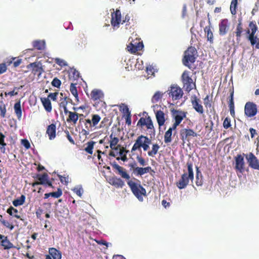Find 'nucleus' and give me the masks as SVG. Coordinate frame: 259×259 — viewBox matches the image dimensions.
Here are the masks:
<instances>
[{
    "label": "nucleus",
    "instance_id": "obj_10",
    "mask_svg": "<svg viewBox=\"0 0 259 259\" xmlns=\"http://www.w3.org/2000/svg\"><path fill=\"white\" fill-rule=\"evenodd\" d=\"M235 169L236 172L242 174L244 171L245 162L244 157L241 154H238L235 157Z\"/></svg>",
    "mask_w": 259,
    "mask_h": 259
},
{
    "label": "nucleus",
    "instance_id": "obj_27",
    "mask_svg": "<svg viewBox=\"0 0 259 259\" xmlns=\"http://www.w3.org/2000/svg\"><path fill=\"white\" fill-rule=\"evenodd\" d=\"M151 171H153L150 166H147L145 167H136L133 171V172L136 176H142L145 174Z\"/></svg>",
    "mask_w": 259,
    "mask_h": 259
},
{
    "label": "nucleus",
    "instance_id": "obj_38",
    "mask_svg": "<svg viewBox=\"0 0 259 259\" xmlns=\"http://www.w3.org/2000/svg\"><path fill=\"white\" fill-rule=\"evenodd\" d=\"M33 46L38 50H43L45 49V42L44 40H35L33 42Z\"/></svg>",
    "mask_w": 259,
    "mask_h": 259
},
{
    "label": "nucleus",
    "instance_id": "obj_21",
    "mask_svg": "<svg viewBox=\"0 0 259 259\" xmlns=\"http://www.w3.org/2000/svg\"><path fill=\"white\" fill-rule=\"evenodd\" d=\"M1 245L5 250H8L14 247L13 244L8 239L7 236L0 234Z\"/></svg>",
    "mask_w": 259,
    "mask_h": 259
},
{
    "label": "nucleus",
    "instance_id": "obj_63",
    "mask_svg": "<svg viewBox=\"0 0 259 259\" xmlns=\"http://www.w3.org/2000/svg\"><path fill=\"white\" fill-rule=\"evenodd\" d=\"M204 104L206 107H210L211 106V104L209 101V96L207 95L204 99Z\"/></svg>",
    "mask_w": 259,
    "mask_h": 259
},
{
    "label": "nucleus",
    "instance_id": "obj_39",
    "mask_svg": "<svg viewBox=\"0 0 259 259\" xmlns=\"http://www.w3.org/2000/svg\"><path fill=\"white\" fill-rule=\"evenodd\" d=\"M14 110L17 118L19 119L22 116V110L21 107L20 102H16L14 105Z\"/></svg>",
    "mask_w": 259,
    "mask_h": 259
},
{
    "label": "nucleus",
    "instance_id": "obj_31",
    "mask_svg": "<svg viewBox=\"0 0 259 259\" xmlns=\"http://www.w3.org/2000/svg\"><path fill=\"white\" fill-rule=\"evenodd\" d=\"M234 96V90L233 89L231 92L230 95V99L229 101V107L230 109V114L232 116H235V106H234V102L233 99Z\"/></svg>",
    "mask_w": 259,
    "mask_h": 259
},
{
    "label": "nucleus",
    "instance_id": "obj_64",
    "mask_svg": "<svg viewBox=\"0 0 259 259\" xmlns=\"http://www.w3.org/2000/svg\"><path fill=\"white\" fill-rule=\"evenodd\" d=\"M21 143L26 149H29L30 147V144L26 139L22 140Z\"/></svg>",
    "mask_w": 259,
    "mask_h": 259
},
{
    "label": "nucleus",
    "instance_id": "obj_8",
    "mask_svg": "<svg viewBox=\"0 0 259 259\" xmlns=\"http://www.w3.org/2000/svg\"><path fill=\"white\" fill-rule=\"evenodd\" d=\"M149 140V138L147 136L140 135L135 141V142L131 149V152L134 155L136 151L142 152L141 148L143 145Z\"/></svg>",
    "mask_w": 259,
    "mask_h": 259
},
{
    "label": "nucleus",
    "instance_id": "obj_51",
    "mask_svg": "<svg viewBox=\"0 0 259 259\" xmlns=\"http://www.w3.org/2000/svg\"><path fill=\"white\" fill-rule=\"evenodd\" d=\"M0 111L1 117L4 118L6 116V107L3 101L0 102Z\"/></svg>",
    "mask_w": 259,
    "mask_h": 259
},
{
    "label": "nucleus",
    "instance_id": "obj_45",
    "mask_svg": "<svg viewBox=\"0 0 259 259\" xmlns=\"http://www.w3.org/2000/svg\"><path fill=\"white\" fill-rule=\"evenodd\" d=\"M123 111L126 114V116L125 118V122L128 125H131L132 124L131 120V113L129 110L127 106H125L124 108L123 109Z\"/></svg>",
    "mask_w": 259,
    "mask_h": 259
},
{
    "label": "nucleus",
    "instance_id": "obj_24",
    "mask_svg": "<svg viewBox=\"0 0 259 259\" xmlns=\"http://www.w3.org/2000/svg\"><path fill=\"white\" fill-rule=\"evenodd\" d=\"M109 183L116 188H122L124 185V181L119 178L116 177H111L109 179Z\"/></svg>",
    "mask_w": 259,
    "mask_h": 259
},
{
    "label": "nucleus",
    "instance_id": "obj_17",
    "mask_svg": "<svg viewBox=\"0 0 259 259\" xmlns=\"http://www.w3.org/2000/svg\"><path fill=\"white\" fill-rule=\"evenodd\" d=\"M249 166L254 169H259V161L252 153L246 155Z\"/></svg>",
    "mask_w": 259,
    "mask_h": 259
},
{
    "label": "nucleus",
    "instance_id": "obj_2",
    "mask_svg": "<svg viewBox=\"0 0 259 259\" xmlns=\"http://www.w3.org/2000/svg\"><path fill=\"white\" fill-rule=\"evenodd\" d=\"M187 166L188 168V173L184 172L182 174L180 179L176 183V186L180 189L185 188L189 184V181L191 180L192 182L194 179L192 163L188 161Z\"/></svg>",
    "mask_w": 259,
    "mask_h": 259
},
{
    "label": "nucleus",
    "instance_id": "obj_7",
    "mask_svg": "<svg viewBox=\"0 0 259 259\" xmlns=\"http://www.w3.org/2000/svg\"><path fill=\"white\" fill-rule=\"evenodd\" d=\"M145 113L146 116L145 117H141L138 121L137 125L141 128L145 126L147 130H154V127L151 117L147 113L145 112Z\"/></svg>",
    "mask_w": 259,
    "mask_h": 259
},
{
    "label": "nucleus",
    "instance_id": "obj_53",
    "mask_svg": "<svg viewBox=\"0 0 259 259\" xmlns=\"http://www.w3.org/2000/svg\"><path fill=\"white\" fill-rule=\"evenodd\" d=\"M92 122L91 120L90 119H85L84 125L86 129L88 130H92V128L94 127L92 125Z\"/></svg>",
    "mask_w": 259,
    "mask_h": 259
},
{
    "label": "nucleus",
    "instance_id": "obj_4",
    "mask_svg": "<svg viewBox=\"0 0 259 259\" xmlns=\"http://www.w3.org/2000/svg\"><path fill=\"white\" fill-rule=\"evenodd\" d=\"M249 28L246 30L248 34L247 39L250 41L251 46H255L257 49H259V38L255 35L257 30V27L255 21H250L248 25Z\"/></svg>",
    "mask_w": 259,
    "mask_h": 259
},
{
    "label": "nucleus",
    "instance_id": "obj_48",
    "mask_svg": "<svg viewBox=\"0 0 259 259\" xmlns=\"http://www.w3.org/2000/svg\"><path fill=\"white\" fill-rule=\"evenodd\" d=\"M172 132L171 129H168L164 134V142L169 143L171 142Z\"/></svg>",
    "mask_w": 259,
    "mask_h": 259
},
{
    "label": "nucleus",
    "instance_id": "obj_40",
    "mask_svg": "<svg viewBox=\"0 0 259 259\" xmlns=\"http://www.w3.org/2000/svg\"><path fill=\"white\" fill-rule=\"evenodd\" d=\"M95 143L96 142L93 141L88 142L86 143L87 147L84 148V151L88 154H92Z\"/></svg>",
    "mask_w": 259,
    "mask_h": 259
},
{
    "label": "nucleus",
    "instance_id": "obj_35",
    "mask_svg": "<svg viewBox=\"0 0 259 259\" xmlns=\"http://www.w3.org/2000/svg\"><path fill=\"white\" fill-rule=\"evenodd\" d=\"M42 105L47 112H51L52 109L51 101L49 98H43L41 99Z\"/></svg>",
    "mask_w": 259,
    "mask_h": 259
},
{
    "label": "nucleus",
    "instance_id": "obj_55",
    "mask_svg": "<svg viewBox=\"0 0 259 259\" xmlns=\"http://www.w3.org/2000/svg\"><path fill=\"white\" fill-rule=\"evenodd\" d=\"M55 62L56 64L61 67L66 66L67 65L66 62L64 60L61 59L60 58H56L55 59Z\"/></svg>",
    "mask_w": 259,
    "mask_h": 259
},
{
    "label": "nucleus",
    "instance_id": "obj_15",
    "mask_svg": "<svg viewBox=\"0 0 259 259\" xmlns=\"http://www.w3.org/2000/svg\"><path fill=\"white\" fill-rule=\"evenodd\" d=\"M197 134L192 129L183 128L180 131V137L182 140L185 142V141H189L190 137H197Z\"/></svg>",
    "mask_w": 259,
    "mask_h": 259
},
{
    "label": "nucleus",
    "instance_id": "obj_57",
    "mask_svg": "<svg viewBox=\"0 0 259 259\" xmlns=\"http://www.w3.org/2000/svg\"><path fill=\"white\" fill-rule=\"evenodd\" d=\"M73 192L75 193L78 196L81 197L82 194V189L81 188L76 187L73 190Z\"/></svg>",
    "mask_w": 259,
    "mask_h": 259
},
{
    "label": "nucleus",
    "instance_id": "obj_18",
    "mask_svg": "<svg viewBox=\"0 0 259 259\" xmlns=\"http://www.w3.org/2000/svg\"><path fill=\"white\" fill-rule=\"evenodd\" d=\"M191 103L193 108L196 112L200 115L203 114V107L200 103V100L196 96H194L191 98Z\"/></svg>",
    "mask_w": 259,
    "mask_h": 259
},
{
    "label": "nucleus",
    "instance_id": "obj_54",
    "mask_svg": "<svg viewBox=\"0 0 259 259\" xmlns=\"http://www.w3.org/2000/svg\"><path fill=\"white\" fill-rule=\"evenodd\" d=\"M61 84V81L57 77H55L52 81V85L56 88H60Z\"/></svg>",
    "mask_w": 259,
    "mask_h": 259
},
{
    "label": "nucleus",
    "instance_id": "obj_14",
    "mask_svg": "<svg viewBox=\"0 0 259 259\" xmlns=\"http://www.w3.org/2000/svg\"><path fill=\"white\" fill-rule=\"evenodd\" d=\"M230 22L227 18L222 19L219 24V33L221 36L225 35L228 32Z\"/></svg>",
    "mask_w": 259,
    "mask_h": 259
},
{
    "label": "nucleus",
    "instance_id": "obj_22",
    "mask_svg": "<svg viewBox=\"0 0 259 259\" xmlns=\"http://www.w3.org/2000/svg\"><path fill=\"white\" fill-rule=\"evenodd\" d=\"M36 178L38 181H36L32 184V187H35L38 185H46L47 180L49 179V176L47 173H44L42 175L38 174Z\"/></svg>",
    "mask_w": 259,
    "mask_h": 259
},
{
    "label": "nucleus",
    "instance_id": "obj_37",
    "mask_svg": "<svg viewBox=\"0 0 259 259\" xmlns=\"http://www.w3.org/2000/svg\"><path fill=\"white\" fill-rule=\"evenodd\" d=\"M238 0H232L230 6V11L231 14L232 15H235L237 14V9L238 6Z\"/></svg>",
    "mask_w": 259,
    "mask_h": 259
},
{
    "label": "nucleus",
    "instance_id": "obj_16",
    "mask_svg": "<svg viewBox=\"0 0 259 259\" xmlns=\"http://www.w3.org/2000/svg\"><path fill=\"white\" fill-rule=\"evenodd\" d=\"M160 106L156 104L153 106L154 112L155 113L156 118L159 126L164 125L165 122V114L161 110H156V108H158Z\"/></svg>",
    "mask_w": 259,
    "mask_h": 259
},
{
    "label": "nucleus",
    "instance_id": "obj_50",
    "mask_svg": "<svg viewBox=\"0 0 259 259\" xmlns=\"http://www.w3.org/2000/svg\"><path fill=\"white\" fill-rule=\"evenodd\" d=\"M50 196L54 198H58L62 195V189L60 188H58L56 192H50Z\"/></svg>",
    "mask_w": 259,
    "mask_h": 259
},
{
    "label": "nucleus",
    "instance_id": "obj_52",
    "mask_svg": "<svg viewBox=\"0 0 259 259\" xmlns=\"http://www.w3.org/2000/svg\"><path fill=\"white\" fill-rule=\"evenodd\" d=\"M223 127L224 128H225V129L229 128L231 125L230 118H229L228 117H226L223 121Z\"/></svg>",
    "mask_w": 259,
    "mask_h": 259
},
{
    "label": "nucleus",
    "instance_id": "obj_44",
    "mask_svg": "<svg viewBox=\"0 0 259 259\" xmlns=\"http://www.w3.org/2000/svg\"><path fill=\"white\" fill-rule=\"evenodd\" d=\"M0 222L4 226L10 230H12L14 228V225L12 223L3 219L2 215H0Z\"/></svg>",
    "mask_w": 259,
    "mask_h": 259
},
{
    "label": "nucleus",
    "instance_id": "obj_25",
    "mask_svg": "<svg viewBox=\"0 0 259 259\" xmlns=\"http://www.w3.org/2000/svg\"><path fill=\"white\" fill-rule=\"evenodd\" d=\"M56 126L55 124L52 123L47 128L46 133L48 135L50 140H53L56 137Z\"/></svg>",
    "mask_w": 259,
    "mask_h": 259
},
{
    "label": "nucleus",
    "instance_id": "obj_29",
    "mask_svg": "<svg viewBox=\"0 0 259 259\" xmlns=\"http://www.w3.org/2000/svg\"><path fill=\"white\" fill-rule=\"evenodd\" d=\"M121 24H125L126 29H130L134 25V21L133 19H131L128 14H126L121 21Z\"/></svg>",
    "mask_w": 259,
    "mask_h": 259
},
{
    "label": "nucleus",
    "instance_id": "obj_41",
    "mask_svg": "<svg viewBox=\"0 0 259 259\" xmlns=\"http://www.w3.org/2000/svg\"><path fill=\"white\" fill-rule=\"evenodd\" d=\"M160 148V146L158 144H154L152 146V150L148 152V155L150 157H154L157 154Z\"/></svg>",
    "mask_w": 259,
    "mask_h": 259
},
{
    "label": "nucleus",
    "instance_id": "obj_33",
    "mask_svg": "<svg viewBox=\"0 0 259 259\" xmlns=\"http://www.w3.org/2000/svg\"><path fill=\"white\" fill-rule=\"evenodd\" d=\"M49 252L50 255H51L53 259H61V252L57 249L55 248H51L49 249Z\"/></svg>",
    "mask_w": 259,
    "mask_h": 259
},
{
    "label": "nucleus",
    "instance_id": "obj_30",
    "mask_svg": "<svg viewBox=\"0 0 259 259\" xmlns=\"http://www.w3.org/2000/svg\"><path fill=\"white\" fill-rule=\"evenodd\" d=\"M129 152L128 150H126L124 147H122L119 148V151L118 152V155H120V157H117L116 159L117 160H121L123 161H126L127 160V158L126 156V154Z\"/></svg>",
    "mask_w": 259,
    "mask_h": 259
},
{
    "label": "nucleus",
    "instance_id": "obj_28",
    "mask_svg": "<svg viewBox=\"0 0 259 259\" xmlns=\"http://www.w3.org/2000/svg\"><path fill=\"white\" fill-rule=\"evenodd\" d=\"M91 99L94 101L100 100L104 97L103 92L98 89H94L91 93Z\"/></svg>",
    "mask_w": 259,
    "mask_h": 259
},
{
    "label": "nucleus",
    "instance_id": "obj_32",
    "mask_svg": "<svg viewBox=\"0 0 259 259\" xmlns=\"http://www.w3.org/2000/svg\"><path fill=\"white\" fill-rule=\"evenodd\" d=\"M16 58L15 57L12 58L11 59L8 60L6 63H0V75L5 73L7 70V66L10 65L13 61Z\"/></svg>",
    "mask_w": 259,
    "mask_h": 259
},
{
    "label": "nucleus",
    "instance_id": "obj_59",
    "mask_svg": "<svg viewBox=\"0 0 259 259\" xmlns=\"http://www.w3.org/2000/svg\"><path fill=\"white\" fill-rule=\"evenodd\" d=\"M59 179L61 182L66 185H67L68 183V178L67 177H63L61 175H58Z\"/></svg>",
    "mask_w": 259,
    "mask_h": 259
},
{
    "label": "nucleus",
    "instance_id": "obj_56",
    "mask_svg": "<svg viewBox=\"0 0 259 259\" xmlns=\"http://www.w3.org/2000/svg\"><path fill=\"white\" fill-rule=\"evenodd\" d=\"M136 159L141 165L144 166L146 164L145 160L141 155H138Z\"/></svg>",
    "mask_w": 259,
    "mask_h": 259
},
{
    "label": "nucleus",
    "instance_id": "obj_62",
    "mask_svg": "<svg viewBox=\"0 0 259 259\" xmlns=\"http://www.w3.org/2000/svg\"><path fill=\"white\" fill-rule=\"evenodd\" d=\"M151 140L149 138V140L148 141H146V143H145L142 147L144 151H146L148 150V149L149 148V145L151 144Z\"/></svg>",
    "mask_w": 259,
    "mask_h": 259
},
{
    "label": "nucleus",
    "instance_id": "obj_5",
    "mask_svg": "<svg viewBox=\"0 0 259 259\" xmlns=\"http://www.w3.org/2000/svg\"><path fill=\"white\" fill-rule=\"evenodd\" d=\"M181 80L183 84V88L187 92H190L194 88L196 87L195 82L189 75V72L185 70L182 74Z\"/></svg>",
    "mask_w": 259,
    "mask_h": 259
},
{
    "label": "nucleus",
    "instance_id": "obj_23",
    "mask_svg": "<svg viewBox=\"0 0 259 259\" xmlns=\"http://www.w3.org/2000/svg\"><path fill=\"white\" fill-rule=\"evenodd\" d=\"M243 31L244 29L242 22L241 21H239L236 26L235 30L234 31V34L236 36V39L237 43H239L241 41V38Z\"/></svg>",
    "mask_w": 259,
    "mask_h": 259
},
{
    "label": "nucleus",
    "instance_id": "obj_34",
    "mask_svg": "<svg viewBox=\"0 0 259 259\" xmlns=\"http://www.w3.org/2000/svg\"><path fill=\"white\" fill-rule=\"evenodd\" d=\"M195 183L197 186H201L203 184V176L198 167H196Z\"/></svg>",
    "mask_w": 259,
    "mask_h": 259
},
{
    "label": "nucleus",
    "instance_id": "obj_19",
    "mask_svg": "<svg viewBox=\"0 0 259 259\" xmlns=\"http://www.w3.org/2000/svg\"><path fill=\"white\" fill-rule=\"evenodd\" d=\"M67 114L68 116L67 118L66 121L68 123H72L73 125H75L79 117H84L82 114H78L75 112H72L69 110L67 111Z\"/></svg>",
    "mask_w": 259,
    "mask_h": 259
},
{
    "label": "nucleus",
    "instance_id": "obj_60",
    "mask_svg": "<svg viewBox=\"0 0 259 259\" xmlns=\"http://www.w3.org/2000/svg\"><path fill=\"white\" fill-rule=\"evenodd\" d=\"M65 133L66 135V137L68 141L72 144H75V142L73 138L71 137V136L70 135L69 132L68 131L66 130L65 131Z\"/></svg>",
    "mask_w": 259,
    "mask_h": 259
},
{
    "label": "nucleus",
    "instance_id": "obj_36",
    "mask_svg": "<svg viewBox=\"0 0 259 259\" xmlns=\"http://www.w3.org/2000/svg\"><path fill=\"white\" fill-rule=\"evenodd\" d=\"M165 93L160 91H156L151 98L152 103H156L159 102L163 97Z\"/></svg>",
    "mask_w": 259,
    "mask_h": 259
},
{
    "label": "nucleus",
    "instance_id": "obj_1",
    "mask_svg": "<svg viewBox=\"0 0 259 259\" xmlns=\"http://www.w3.org/2000/svg\"><path fill=\"white\" fill-rule=\"evenodd\" d=\"M111 165L114 169L117 170L118 174L123 179L128 180L127 182V184L132 192L139 201H142L143 200V196H146V189L140 184H138L132 180H130V176L127 173L126 169L119 165L116 162H113Z\"/></svg>",
    "mask_w": 259,
    "mask_h": 259
},
{
    "label": "nucleus",
    "instance_id": "obj_49",
    "mask_svg": "<svg viewBox=\"0 0 259 259\" xmlns=\"http://www.w3.org/2000/svg\"><path fill=\"white\" fill-rule=\"evenodd\" d=\"M101 120V117L98 114H93L92 115L91 121L92 125L94 126H96Z\"/></svg>",
    "mask_w": 259,
    "mask_h": 259
},
{
    "label": "nucleus",
    "instance_id": "obj_11",
    "mask_svg": "<svg viewBox=\"0 0 259 259\" xmlns=\"http://www.w3.org/2000/svg\"><path fill=\"white\" fill-rule=\"evenodd\" d=\"M173 100H179L183 95L182 90L177 85H172L168 93Z\"/></svg>",
    "mask_w": 259,
    "mask_h": 259
},
{
    "label": "nucleus",
    "instance_id": "obj_26",
    "mask_svg": "<svg viewBox=\"0 0 259 259\" xmlns=\"http://www.w3.org/2000/svg\"><path fill=\"white\" fill-rule=\"evenodd\" d=\"M204 31L206 34L207 41L210 44L213 43V34L212 31V27L210 25L206 26L204 28Z\"/></svg>",
    "mask_w": 259,
    "mask_h": 259
},
{
    "label": "nucleus",
    "instance_id": "obj_3",
    "mask_svg": "<svg viewBox=\"0 0 259 259\" xmlns=\"http://www.w3.org/2000/svg\"><path fill=\"white\" fill-rule=\"evenodd\" d=\"M197 53V50L195 47H190L185 51L182 59L183 64L192 70L195 69V67H193L192 64L195 62Z\"/></svg>",
    "mask_w": 259,
    "mask_h": 259
},
{
    "label": "nucleus",
    "instance_id": "obj_20",
    "mask_svg": "<svg viewBox=\"0 0 259 259\" xmlns=\"http://www.w3.org/2000/svg\"><path fill=\"white\" fill-rule=\"evenodd\" d=\"M172 117L175 119V122L180 124L183 119L186 116V112L173 109L171 110Z\"/></svg>",
    "mask_w": 259,
    "mask_h": 259
},
{
    "label": "nucleus",
    "instance_id": "obj_6",
    "mask_svg": "<svg viewBox=\"0 0 259 259\" xmlns=\"http://www.w3.org/2000/svg\"><path fill=\"white\" fill-rule=\"evenodd\" d=\"M257 113V107L255 103L247 102L244 106V114L247 117H252Z\"/></svg>",
    "mask_w": 259,
    "mask_h": 259
},
{
    "label": "nucleus",
    "instance_id": "obj_42",
    "mask_svg": "<svg viewBox=\"0 0 259 259\" xmlns=\"http://www.w3.org/2000/svg\"><path fill=\"white\" fill-rule=\"evenodd\" d=\"M109 138L110 147L111 149L114 148V147L117 145L119 142V139L117 137H114L112 133L110 135Z\"/></svg>",
    "mask_w": 259,
    "mask_h": 259
},
{
    "label": "nucleus",
    "instance_id": "obj_12",
    "mask_svg": "<svg viewBox=\"0 0 259 259\" xmlns=\"http://www.w3.org/2000/svg\"><path fill=\"white\" fill-rule=\"evenodd\" d=\"M27 68H31V72L33 75H37L39 77L44 71L42 65L40 62H33L27 65Z\"/></svg>",
    "mask_w": 259,
    "mask_h": 259
},
{
    "label": "nucleus",
    "instance_id": "obj_43",
    "mask_svg": "<svg viewBox=\"0 0 259 259\" xmlns=\"http://www.w3.org/2000/svg\"><path fill=\"white\" fill-rule=\"evenodd\" d=\"M25 200V196L24 195H22L19 198L15 199L13 201V204L15 206H18L22 205L24 204Z\"/></svg>",
    "mask_w": 259,
    "mask_h": 259
},
{
    "label": "nucleus",
    "instance_id": "obj_46",
    "mask_svg": "<svg viewBox=\"0 0 259 259\" xmlns=\"http://www.w3.org/2000/svg\"><path fill=\"white\" fill-rule=\"evenodd\" d=\"M76 84L71 83L70 87V91L71 94L74 96L75 99L78 101V96L77 88L76 87Z\"/></svg>",
    "mask_w": 259,
    "mask_h": 259
},
{
    "label": "nucleus",
    "instance_id": "obj_61",
    "mask_svg": "<svg viewBox=\"0 0 259 259\" xmlns=\"http://www.w3.org/2000/svg\"><path fill=\"white\" fill-rule=\"evenodd\" d=\"M7 212L9 213L10 215H12L13 213H17L18 212V210L14 208L12 206H10L7 210Z\"/></svg>",
    "mask_w": 259,
    "mask_h": 259
},
{
    "label": "nucleus",
    "instance_id": "obj_13",
    "mask_svg": "<svg viewBox=\"0 0 259 259\" xmlns=\"http://www.w3.org/2000/svg\"><path fill=\"white\" fill-rule=\"evenodd\" d=\"M121 21V12L120 10L116 9L115 11L111 13V24L114 28H119Z\"/></svg>",
    "mask_w": 259,
    "mask_h": 259
},
{
    "label": "nucleus",
    "instance_id": "obj_9",
    "mask_svg": "<svg viewBox=\"0 0 259 259\" xmlns=\"http://www.w3.org/2000/svg\"><path fill=\"white\" fill-rule=\"evenodd\" d=\"M144 47L143 43L139 39H136L131 42L127 46V50L131 53L135 54L139 51H141Z\"/></svg>",
    "mask_w": 259,
    "mask_h": 259
},
{
    "label": "nucleus",
    "instance_id": "obj_58",
    "mask_svg": "<svg viewBox=\"0 0 259 259\" xmlns=\"http://www.w3.org/2000/svg\"><path fill=\"white\" fill-rule=\"evenodd\" d=\"M36 218L39 220L41 219V214L43 213V209L39 207L35 211Z\"/></svg>",
    "mask_w": 259,
    "mask_h": 259
},
{
    "label": "nucleus",
    "instance_id": "obj_47",
    "mask_svg": "<svg viewBox=\"0 0 259 259\" xmlns=\"http://www.w3.org/2000/svg\"><path fill=\"white\" fill-rule=\"evenodd\" d=\"M66 99H67L66 97L62 98L60 100L61 102L59 103L60 107L63 108L64 111V113H65V114H67V111H68L67 108V104H68V102L66 100Z\"/></svg>",
    "mask_w": 259,
    "mask_h": 259
}]
</instances>
